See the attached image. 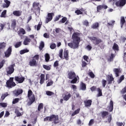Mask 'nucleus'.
I'll list each match as a JSON object with an SVG mask.
<instances>
[{"instance_id":"nucleus-1","label":"nucleus","mask_w":126,"mask_h":126,"mask_svg":"<svg viewBox=\"0 0 126 126\" xmlns=\"http://www.w3.org/2000/svg\"><path fill=\"white\" fill-rule=\"evenodd\" d=\"M73 42L68 43V46L71 49H77L80 43V33L79 32H74L72 35Z\"/></svg>"},{"instance_id":"nucleus-2","label":"nucleus","mask_w":126,"mask_h":126,"mask_svg":"<svg viewBox=\"0 0 126 126\" xmlns=\"http://www.w3.org/2000/svg\"><path fill=\"white\" fill-rule=\"evenodd\" d=\"M68 78H69V79H72L71 80L70 83L75 84V83L77 82V79H79V77H78V76H77L76 77L75 72L73 71H70L68 73Z\"/></svg>"},{"instance_id":"nucleus-3","label":"nucleus","mask_w":126,"mask_h":126,"mask_svg":"<svg viewBox=\"0 0 126 126\" xmlns=\"http://www.w3.org/2000/svg\"><path fill=\"white\" fill-rule=\"evenodd\" d=\"M53 122V123L55 124V125H57V124H59V116L52 115L50 117H47L44 119V122Z\"/></svg>"},{"instance_id":"nucleus-4","label":"nucleus","mask_w":126,"mask_h":126,"mask_svg":"<svg viewBox=\"0 0 126 126\" xmlns=\"http://www.w3.org/2000/svg\"><path fill=\"white\" fill-rule=\"evenodd\" d=\"M32 94H33V92L31 90H29L28 92V97L30 100V101L29 102L30 105H32V104L35 102V95H32Z\"/></svg>"},{"instance_id":"nucleus-5","label":"nucleus","mask_w":126,"mask_h":126,"mask_svg":"<svg viewBox=\"0 0 126 126\" xmlns=\"http://www.w3.org/2000/svg\"><path fill=\"white\" fill-rule=\"evenodd\" d=\"M89 39H90V40L92 41L93 44L95 45V46H97V45H99L100 43H102L103 42L102 39L94 36L89 37Z\"/></svg>"},{"instance_id":"nucleus-6","label":"nucleus","mask_w":126,"mask_h":126,"mask_svg":"<svg viewBox=\"0 0 126 126\" xmlns=\"http://www.w3.org/2000/svg\"><path fill=\"white\" fill-rule=\"evenodd\" d=\"M14 66H15V64H12L5 68L8 75H10L12 74L13 72H14Z\"/></svg>"},{"instance_id":"nucleus-7","label":"nucleus","mask_w":126,"mask_h":126,"mask_svg":"<svg viewBox=\"0 0 126 126\" xmlns=\"http://www.w3.org/2000/svg\"><path fill=\"white\" fill-rule=\"evenodd\" d=\"M126 4V0H119L115 3L116 6H119V7H123L125 6Z\"/></svg>"},{"instance_id":"nucleus-8","label":"nucleus","mask_w":126,"mask_h":126,"mask_svg":"<svg viewBox=\"0 0 126 126\" xmlns=\"http://www.w3.org/2000/svg\"><path fill=\"white\" fill-rule=\"evenodd\" d=\"M55 15L54 13H48L47 14V17L46 18L45 23H49L50 21L53 19V16Z\"/></svg>"},{"instance_id":"nucleus-9","label":"nucleus","mask_w":126,"mask_h":126,"mask_svg":"<svg viewBox=\"0 0 126 126\" xmlns=\"http://www.w3.org/2000/svg\"><path fill=\"white\" fill-rule=\"evenodd\" d=\"M11 52H12V47H11V46H10L4 52L5 57L6 58H9V57L11 55Z\"/></svg>"},{"instance_id":"nucleus-10","label":"nucleus","mask_w":126,"mask_h":126,"mask_svg":"<svg viewBox=\"0 0 126 126\" xmlns=\"http://www.w3.org/2000/svg\"><path fill=\"white\" fill-rule=\"evenodd\" d=\"M15 80L18 83H23L24 80H25V78L24 77L16 76L15 77Z\"/></svg>"},{"instance_id":"nucleus-11","label":"nucleus","mask_w":126,"mask_h":126,"mask_svg":"<svg viewBox=\"0 0 126 126\" xmlns=\"http://www.w3.org/2000/svg\"><path fill=\"white\" fill-rule=\"evenodd\" d=\"M13 93L15 94V96H19L20 94H22V93H23V90L21 89H19L17 90L14 91Z\"/></svg>"},{"instance_id":"nucleus-12","label":"nucleus","mask_w":126,"mask_h":126,"mask_svg":"<svg viewBox=\"0 0 126 126\" xmlns=\"http://www.w3.org/2000/svg\"><path fill=\"white\" fill-rule=\"evenodd\" d=\"M7 87L8 88H12V87H14V86H16V84H15V82H12L10 81H6V83Z\"/></svg>"},{"instance_id":"nucleus-13","label":"nucleus","mask_w":126,"mask_h":126,"mask_svg":"<svg viewBox=\"0 0 126 126\" xmlns=\"http://www.w3.org/2000/svg\"><path fill=\"white\" fill-rule=\"evenodd\" d=\"M108 8V6L106 5H99L97 6V12H100V10L102 9H107Z\"/></svg>"},{"instance_id":"nucleus-14","label":"nucleus","mask_w":126,"mask_h":126,"mask_svg":"<svg viewBox=\"0 0 126 126\" xmlns=\"http://www.w3.org/2000/svg\"><path fill=\"white\" fill-rule=\"evenodd\" d=\"M113 71L115 74L116 77H119L120 76V73L122 72V70L120 68H114Z\"/></svg>"},{"instance_id":"nucleus-15","label":"nucleus","mask_w":126,"mask_h":126,"mask_svg":"<svg viewBox=\"0 0 126 126\" xmlns=\"http://www.w3.org/2000/svg\"><path fill=\"white\" fill-rule=\"evenodd\" d=\"M4 2L2 4V6L4 8H7L10 5V1L8 0H4Z\"/></svg>"},{"instance_id":"nucleus-16","label":"nucleus","mask_w":126,"mask_h":126,"mask_svg":"<svg viewBox=\"0 0 126 126\" xmlns=\"http://www.w3.org/2000/svg\"><path fill=\"white\" fill-rule=\"evenodd\" d=\"M30 66H36L37 65V61L35 59H32L29 62Z\"/></svg>"},{"instance_id":"nucleus-17","label":"nucleus","mask_w":126,"mask_h":126,"mask_svg":"<svg viewBox=\"0 0 126 126\" xmlns=\"http://www.w3.org/2000/svg\"><path fill=\"white\" fill-rule=\"evenodd\" d=\"M85 107H90L92 105V100L88 99L84 101Z\"/></svg>"},{"instance_id":"nucleus-18","label":"nucleus","mask_w":126,"mask_h":126,"mask_svg":"<svg viewBox=\"0 0 126 126\" xmlns=\"http://www.w3.org/2000/svg\"><path fill=\"white\" fill-rule=\"evenodd\" d=\"M31 42V39L28 38V37L26 36L25 39L23 41V44L25 46H27L29 44V43Z\"/></svg>"},{"instance_id":"nucleus-19","label":"nucleus","mask_w":126,"mask_h":126,"mask_svg":"<svg viewBox=\"0 0 126 126\" xmlns=\"http://www.w3.org/2000/svg\"><path fill=\"white\" fill-rule=\"evenodd\" d=\"M125 23H126V19H125V17H121L120 22L121 28H123V26H124Z\"/></svg>"},{"instance_id":"nucleus-20","label":"nucleus","mask_w":126,"mask_h":126,"mask_svg":"<svg viewBox=\"0 0 126 126\" xmlns=\"http://www.w3.org/2000/svg\"><path fill=\"white\" fill-rule=\"evenodd\" d=\"M11 27L13 29H15L16 27V20L13 19L11 20Z\"/></svg>"},{"instance_id":"nucleus-21","label":"nucleus","mask_w":126,"mask_h":126,"mask_svg":"<svg viewBox=\"0 0 126 126\" xmlns=\"http://www.w3.org/2000/svg\"><path fill=\"white\" fill-rule=\"evenodd\" d=\"M80 89L81 90L85 91L86 90V85L83 82H81L80 84Z\"/></svg>"},{"instance_id":"nucleus-22","label":"nucleus","mask_w":126,"mask_h":126,"mask_svg":"<svg viewBox=\"0 0 126 126\" xmlns=\"http://www.w3.org/2000/svg\"><path fill=\"white\" fill-rule=\"evenodd\" d=\"M63 56H64V59H65L66 61H68V51L65 50L63 52Z\"/></svg>"},{"instance_id":"nucleus-23","label":"nucleus","mask_w":126,"mask_h":126,"mask_svg":"<svg viewBox=\"0 0 126 126\" xmlns=\"http://www.w3.org/2000/svg\"><path fill=\"white\" fill-rule=\"evenodd\" d=\"M13 14L15 16L19 17L21 15V12H20V11H14L13 12Z\"/></svg>"},{"instance_id":"nucleus-24","label":"nucleus","mask_w":126,"mask_h":126,"mask_svg":"<svg viewBox=\"0 0 126 126\" xmlns=\"http://www.w3.org/2000/svg\"><path fill=\"white\" fill-rule=\"evenodd\" d=\"M21 45H22V41H19L16 42L14 45L15 48L16 49H17V48H19L20 47H21Z\"/></svg>"},{"instance_id":"nucleus-25","label":"nucleus","mask_w":126,"mask_h":126,"mask_svg":"<svg viewBox=\"0 0 126 126\" xmlns=\"http://www.w3.org/2000/svg\"><path fill=\"white\" fill-rule=\"evenodd\" d=\"M113 109H114V102H113V100H111L110 102V107H109L110 112H113Z\"/></svg>"},{"instance_id":"nucleus-26","label":"nucleus","mask_w":126,"mask_h":126,"mask_svg":"<svg viewBox=\"0 0 126 126\" xmlns=\"http://www.w3.org/2000/svg\"><path fill=\"white\" fill-rule=\"evenodd\" d=\"M70 97H71V94H66L63 97V100L64 101H68V100H69V98H70Z\"/></svg>"},{"instance_id":"nucleus-27","label":"nucleus","mask_w":126,"mask_h":126,"mask_svg":"<svg viewBox=\"0 0 126 126\" xmlns=\"http://www.w3.org/2000/svg\"><path fill=\"white\" fill-rule=\"evenodd\" d=\"M91 27L93 29H97L99 27V23L96 22L94 23Z\"/></svg>"},{"instance_id":"nucleus-28","label":"nucleus","mask_w":126,"mask_h":126,"mask_svg":"<svg viewBox=\"0 0 126 126\" xmlns=\"http://www.w3.org/2000/svg\"><path fill=\"white\" fill-rule=\"evenodd\" d=\"M97 92H98V94L96 95V97H101L102 96V90H101L100 88H97L96 89Z\"/></svg>"},{"instance_id":"nucleus-29","label":"nucleus","mask_w":126,"mask_h":126,"mask_svg":"<svg viewBox=\"0 0 126 126\" xmlns=\"http://www.w3.org/2000/svg\"><path fill=\"white\" fill-rule=\"evenodd\" d=\"M25 53H29V50L26 48L25 49L22 50L20 51V55H23L25 54Z\"/></svg>"},{"instance_id":"nucleus-30","label":"nucleus","mask_w":126,"mask_h":126,"mask_svg":"<svg viewBox=\"0 0 126 126\" xmlns=\"http://www.w3.org/2000/svg\"><path fill=\"white\" fill-rule=\"evenodd\" d=\"M8 96V93H5V94H2L1 96V99L2 101L5 99L6 97H7Z\"/></svg>"},{"instance_id":"nucleus-31","label":"nucleus","mask_w":126,"mask_h":126,"mask_svg":"<svg viewBox=\"0 0 126 126\" xmlns=\"http://www.w3.org/2000/svg\"><path fill=\"white\" fill-rule=\"evenodd\" d=\"M0 17L3 18H5V17H6V10L2 12Z\"/></svg>"},{"instance_id":"nucleus-32","label":"nucleus","mask_w":126,"mask_h":126,"mask_svg":"<svg viewBox=\"0 0 126 126\" xmlns=\"http://www.w3.org/2000/svg\"><path fill=\"white\" fill-rule=\"evenodd\" d=\"M45 47V43H44L43 41H41L40 43L39 46V50H43V48Z\"/></svg>"},{"instance_id":"nucleus-33","label":"nucleus","mask_w":126,"mask_h":126,"mask_svg":"<svg viewBox=\"0 0 126 126\" xmlns=\"http://www.w3.org/2000/svg\"><path fill=\"white\" fill-rule=\"evenodd\" d=\"M80 111V108L77 109L75 110L71 115L72 117H74L75 115H77V114H79V112Z\"/></svg>"},{"instance_id":"nucleus-34","label":"nucleus","mask_w":126,"mask_h":126,"mask_svg":"<svg viewBox=\"0 0 126 126\" xmlns=\"http://www.w3.org/2000/svg\"><path fill=\"white\" fill-rule=\"evenodd\" d=\"M6 46V43H5L4 42H1L0 43V50L1 49H4V48H5Z\"/></svg>"},{"instance_id":"nucleus-35","label":"nucleus","mask_w":126,"mask_h":126,"mask_svg":"<svg viewBox=\"0 0 126 126\" xmlns=\"http://www.w3.org/2000/svg\"><path fill=\"white\" fill-rule=\"evenodd\" d=\"M113 49L114 51H119V45L117 43H114L113 46Z\"/></svg>"},{"instance_id":"nucleus-36","label":"nucleus","mask_w":126,"mask_h":126,"mask_svg":"<svg viewBox=\"0 0 126 126\" xmlns=\"http://www.w3.org/2000/svg\"><path fill=\"white\" fill-rule=\"evenodd\" d=\"M102 118H105L106 116L109 115V112L107 111H103L101 113Z\"/></svg>"},{"instance_id":"nucleus-37","label":"nucleus","mask_w":126,"mask_h":126,"mask_svg":"<svg viewBox=\"0 0 126 126\" xmlns=\"http://www.w3.org/2000/svg\"><path fill=\"white\" fill-rule=\"evenodd\" d=\"M124 79H125V76L123 75L120 77V79L118 80L117 81L118 83L120 84V83H122V81H123V80H124Z\"/></svg>"},{"instance_id":"nucleus-38","label":"nucleus","mask_w":126,"mask_h":126,"mask_svg":"<svg viewBox=\"0 0 126 126\" xmlns=\"http://www.w3.org/2000/svg\"><path fill=\"white\" fill-rule=\"evenodd\" d=\"M15 114L17 115V117H21L22 116V114L19 112V111L17 109H16L15 111Z\"/></svg>"},{"instance_id":"nucleus-39","label":"nucleus","mask_w":126,"mask_h":126,"mask_svg":"<svg viewBox=\"0 0 126 126\" xmlns=\"http://www.w3.org/2000/svg\"><path fill=\"white\" fill-rule=\"evenodd\" d=\"M45 62H49L50 61V55L46 53L45 55Z\"/></svg>"},{"instance_id":"nucleus-40","label":"nucleus","mask_w":126,"mask_h":126,"mask_svg":"<svg viewBox=\"0 0 126 126\" xmlns=\"http://www.w3.org/2000/svg\"><path fill=\"white\" fill-rule=\"evenodd\" d=\"M46 94L47 95V96H52V95H54L55 93H53V92L47 91L46 92Z\"/></svg>"},{"instance_id":"nucleus-41","label":"nucleus","mask_w":126,"mask_h":126,"mask_svg":"<svg viewBox=\"0 0 126 126\" xmlns=\"http://www.w3.org/2000/svg\"><path fill=\"white\" fill-rule=\"evenodd\" d=\"M108 26H111V27H113L114 25H115V21L112 20L110 23H108Z\"/></svg>"},{"instance_id":"nucleus-42","label":"nucleus","mask_w":126,"mask_h":126,"mask_svg":"<svg viewBox=\"0 0 126 126\" xmlns=\"http://www.w3.org/2000/svg\"><path fill=\"white\" fill-rule=\"evenodd\" d=\"M0 106L2 107V108H6L7 107V103L4 102H1L0 103Z\"/></svg>"},{"instance_id":"nucleus-43","label":"nucleus","mask_w":126,"mask_h":126,"mask_svg":"<svg viewBox=\"0 0 126 126\" xmlns=\"http://www.w3.org/2000/svg\"><path fill=\"white\" fill-rule=\"evenodd\" d=\"M5 63V60H2V61L0 63V69L3 67V64H4Z\"/></svg>"},{"instance_id":"nucleus-44","label":"nucleus","mask_w":126,"mask_h":126,"mask_svg":"<svg viewBox=\"0 0 126 126\" xmlns=\"http://www.w3.org/2000/svg\"><path fill=\"white\" fill-rule=\"evenodd\" d=\"M41 26H42V22H40L37 26L36 30L37 31H39L41 29Z\"/></svg>"},{"instance_id":"nucleus-45","label":"nucleus","mask_w":126,"mask_h":126,"mask_svg":"<svg viewBox=\"0 0 126 126\" xmlns=\"http://www.w3.org/2000/svg\"><path fill=\"white\" fill-rule=\"evenodd\" d=\"M114 81V78L113 77L110 76L109 78L108 79V84H111L112 83V82Z\"/></svg>"},{"instance_id":"nucleus-46","label":"nucleus","mask_w":126,"mask_h":126,"mask_svg":"<svg viewBox=\"0 0 126 126\" xmlns=\"http://www.w3.org/2000/svg\"><path fill=\"white\" fill-rule=\"evenodd\" d=\"M18 102H19V98H15L13 100L12 104H16V103H18Z\"/></svg>"},{"instance_id":"nucleus-47","label":"nucleus","mask_w":126,"mask_h":126,"mask_svg":"<svg viewBox=\"0 0 126 126\" xmlns=\"http://www.w3.org/2000/svg\"><path fill=\"white\" fill-rule=\"evenodd\" d=\"M66 20H67V18H66L65 17H64L62 19V20L60 21V22H61V23H64Z\"/></svg>"},{"instance_id":"nucleus-48","label":"nucleus","mask_w":126,"mask_h":126,"mask_svg":"<svg viewBox=\"0 0 126 126\" xmlns=\"http://www.w3.org/2000/svg\"><path fill=\"white\" fill-rule=\"evenodd\" d=\"M32 59L35 60L36 62L39 61V55H36L33 57H32Z\"/></svg>"},{"instance_id":"nucleus-49","label":"nucleus","mask_w":126,"mask_h":126,"mask_svg":"<svg viewBox=\"0 0 126 126\" xmlns=\"http://www.w3.org/2000/svg\"><path fill=\"white\" fill-rule=\"evenodd\" d=\"M50 48L52 49V50H54L55 49H56V44L55 43H52L51 45H50Z\"/></svg>"},{"instance_id":"nucleus-50","label":"nucleus","mask_w":126,"mask_h":126,"mask_svg":"<svg viewBox=\"0 0 126 126\" xmlns=\"http://www.w3.org/2000/svg\"><path fill=\"white\" fill-rule=\"evenodd\" d=\"M41 109H43V103H40L38 106V111H40Z\"/></svg>"},{"instance_id":"nucleus-51","label":"nucleus","mask_w":126,"mask_h":126,"mask_svg":"<svg viewBox=\"0 0 126 126\" xmlns=\"http://www.w3.org/2000/svg\"><path fill=\"white\" fill-rule=\"evenodd\" d=\"M114 57H115V55L111 54L109 59H108L109 62H112L113 61V59H114Z\"/></svg>"},{"instance_id":"nucleus-52","label":"nucleus","mask_w":126,"mask_h":126,"mask_svg":"<svg viewBox=\"0 0 126 126\" xmlns=\"http://www.w3.org/2000/svg\"><path fill=\"white\" fill-rule=\"evenodd\" d=\"M43 68H44L45 69H46V70H50V69H51V68L48 65H43Z\"/></svg>"},{"instance_id":"nucleus-53","label":"nucleus","mask_w":126,"mask_h":126,"mask_svg":"<svg viewBox=\"0 0 126 126\" xmlns=\"http://www.w3.org/2000/svg\"><path fill=\"white\" fill-rule=\"evenodd\" d=\"M63 49H61L59 52V57L62 59L63 58Z\"/></svg>"},{"instance_id":"nucleus-54","label":"nucleus","mask_w":126,"mask_h":126,"mask_svg":"<svg viewBox=\"0 0 126 126\" xmlns=\"http://www.w3.org/2000/svg\"><path fill=\"white\" fill-rule=\"evenodd\" d=\"M20 33H22L23 35H25V34L26 33L25 32V30H24L23 28H21L20 30Z\"/></svg>"},{"instance_id":"nucleus-55","label":"nucleus","mask_w":126,"mask_h":126,"mask_svg":"<svg viewBox=\"0 0 126 126\" xmlns=\"http://www.w3.org/2000/svg\"><path fill=\"white\" fill-rule=\"evenodd\" d=\"M107 83V81L106 80H102V84L103 87H106V84Z\"/></svg>"},{"instance_id":"nucleus-56","label":"nucleus","mask_w":126,"mask_h":126,"mask_svg":"<svg viewBox=\"0 0 126 126\" xmlns=\"http://www.w3.org/2000/svg\"><path fill=\"white\" fill-rule=\"evenodd\" d=\"M89 74L91 78H94L95 77V75L92 72H89Z\"/></svg>"},{"instance_id":"nucleus-57","label":"nucleus","mask_w":126,"mask_h":126,"mask_svg":"<svg viewBox=\"0 0 126 126\" xmlns=\"http://www.w3.org/2000/svg\"><path fill=\"white\" fill-rule=\"evenodd\" d=\"M62 17V15H59L57 16H56L55 18L54 21H58V20H60V18Z\"/></svg>"},{"instance_id":"nucleus-58","label":"nucleus","mask_w":126,"mask_h":126,"mask_svg":"<svg viewBox=\"0 0 126 126\" xmlns=\"http://www.w3.org/2000/svg\"><path fill=\"white\" fill-rule=\"evenodd\" d=\"M82 67H85L86 65H87V63L85 62V61H82Z\"/></svg>"},{"instance_id":"nucleus-59","label":"nucleus","mask_w":126,"mask_h":126,"mask_svg":"<svg viewBox=\"0 0 126 126\" xmlns=\"http://www.w3.org/2000/svg\"><path fill=\"white\" fill-rule=\"evenodd\" d=\"M75 12L76 13V14H77V15H79V14H82V12L80 11V10H76Z\"/></svg>"},{"instance_id":"nucleus-60","label":"nucleus","mask_w":126,"mask_h":126,"mask_svg":"<svg viewBox=\"0 0 126 126\" xmlns=\"http://www.w3.org/2000/svg\"><path fill=\"white\" fill-rule=\"evenodd\" d=\"M59 65V61H56L54 63V67H57Z\"/></svg>"},{"instance_id":"nucleus-61","label":"nucleus","mask_w":126,"mask_h":126,"mask_svg":"<svg viewBox=\"0 0 126 126\" xmlns=\"http://www.w3.org/2000/svg\"><path fill=\"white\" fill-rule=\"evenodd\" d=\"M86 48L87 49V50H88V51H91V50L92 49V46H91V45H88L87 46Z\"/></svg>"},{"instance_id":"nucleus-62","label":"nucleus","mask_w":126,"mask_h":126,"mask_svg":"<svg viewBox=\"0 0 126 126\" xmlns=\"http://www.w3.org/2000/svg\"><path fill=\"white\" fill-rule=\"evenodd\" d=\"M121 94H125L126 93V87L124 88L121 91Z\"/></svg>"},{"instance_id":"nucleus-63","label":"nucleus","mask_w":126,"mask_h":126,"mask_svg":"<svg viewBox=\"0 0 126 126\" xmlns=\"http://www.w3.org/2000/svg\"><path fill=\"white\" fill-rule=\"evenodd\" d=\"M53 83H54V82H53V81H51L47 83V86H51V85H53Z\"/></svg>"},{"instance_id":"nucleus-64","label":"nucleus","mask_w":126,"mask_h":126,"mask_svg":"<svg viewBox=\"0 0 126 126\" xmlns=\"http://www.w3.org/2000/svg\"><path fill=\"white\" fill-rule=\"evenodd\" d=\"M116 125L117 126H122L124 124L123 123V122H117L116 123Z\"/></svg>"}]
</instances>
